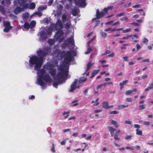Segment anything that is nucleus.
<instances>
[{
  "mask_svg": "<svg viewBox=\"0 0 153 153\" xmlns=\"http://www.w3.org/2000/svg\"><path fill=\"white\" fill-rule=\"evenodd\" d=\"M66 65L63 63L58 68L59 70L54 79V82L53 83V87L56 88H58V85L59 84H61L65 79H67L68 75V71L65 69Z\"/></svg>",
  "mask_w": 153,
  "mask_h": 153,
  "instance_id": "obj_1",
  "label": "nucleus"
},
{
  "mask_svg": "<svg viewBox=\"0 0 153 153\" xmlns=\"http://www.w3.org/2000/svg\"><path fill=\"white\" fill-rule=\"evenodd\" d=\"M29 65L30 67H33L34 65L35 69H39L40 68L43 64V61L42 58L39 57V56L33 55L31 56L29 60Z\"/></svg>",
  "mask_w": 153,
  "mask_h": 153,
  "instance_id": "obj_2",
  "label": "nucleus"
},
{
  "mask_svg": "<svg viewBox=\"0 0 153 153\" xmlns=\"http://www.w3.org/2000/svg\"><path fill=\"white\" fill-rule=\"evenodd\" d=\"M58 54H60L61 58L64 57V62L67 64L70 62L72 60L73 57L71 51H59Z\"/></svg>",
  "mask_w": 153,
  "mask_h": 153,
  "instance_id": "obj_3",
  "label": "nucleus"
},
{
  "mask_svg": "<svg viewBox=\"0 0 153 153\" xmlns=\"http://www.w3.org/2000/svg\"><path fill=\"white\" fill-rule=\"evenodd\" d=\"M39 77L38 82L39 85L42 87L45 86V85L43 80V76L46 73L45 70L43 68L41 69L38 70Z\"/></svg>",
  "mask_w": 153,
  "mask_h": 153,
  "instance_id": "obj_4",
  "label": "nucleus"
},
{
  "mask_svg": "<svg viewBox=\"0 0 153 153\" xmlns=\"http://www.w3.org/2000/svg\"><path fill=\"white\" fill-rule=\"evenodd\" d=\"M51 48L49 47L46 48L43 51L41 49H39L37 51V54L39 57H42L43 61V57L48 55L49 52L50 51Z\"/></svg>",
  "mask_w": 153,
  "mask_h": 153,
  "instance_id": "obj_5",
  "label": "nucleus"
},
{
  "mask_svg": "<svg viewBox=\"0 0 153 153\" xmlns=\"http://www.w3.org/2000/svg\"><path fill=\"white\" fill-rule=\"evenodd\" d=\"M3 25L4 27V28L3 31L4 32L7 33L12 29V26L10 25V22L7 21H4L3 22Z\"/></svg>",
  "mask_w": 153,
  "mask_h": 153,
  "instance_id": "obj_6",
  "label": "nucleus"
},
{
  "mask_svg": "<svg viewBox=\"0 0 153 153\" xmlns=\"http://www.w3.org/2000/svg\"><path fill=\"white\" fill-rule=\"evenodd\" d=\"M52 26H53L56 30H62L63 27L62 22L60 19H58L56 23L52 24Z\"/></svg>",
  "mask_w": 153,
  "mask_h": 153,
  "instance_id": "obj_7",
  "label": "nucleus"
},
{
  "mask_svg": "<svg viewBox=\"0 0 153 153\" xmlns=\"http://www.w3.org/2000/svg\"><path fill=\"white\" fill-rule=\"evenodd\" d=\"M57 31L54 36V39L56 41L59 40V39L64 34L63 30H56Z\"/></svg>",
  "mask_w": 153,
  "mask_h": 153,
  "instance_id": "obj_8",
  "label": "nucleus"
},
{
  "mask_svg": "<svg viewBox=\"0 0 153 153\" xmlns=\"http://www.w3.org/2000/svg\"><path fill=\"white\" fill-rule=\"evenodd\" d=\"M74 2L76 5L79 7L85 6L86 5L85 0H74Z\"/></svg>",
  "mask_w": 153,
  "mask_h": 153,
  "instance_id": "obj_9",
  "label": "nucleus"
},
{
  "mask_svg": "<svg viewBox=\"0 0 153 153\" xmlns=\"http://www.w3.org/2000/svg\"><path fill=\"white\" fill-rule=\"evenodd\" d=\"M18 2L20 6L24 9L27 8L28 7V3H26V0H18Z\"/></svg>",
  "mask_w": 153,
  "mask_h": 153,
  "instance_id": "obj_10",
  "label": "nucleus"
},
{
  "mask_svg": "<svg viewBox=\"0 0 153 153\" xmlns=\"http://www.w3.org/2000/svg\"><path fill=\"white\" fill-rule=\"evenodd\" d=\"M78 82V80L76 79H75L74 82L72 83L71 85V88L69 91L70 92H73L74 90L76 88H79V86H76V85Z\"/></svg>",
  "mask_w": 153,
  "mask_h": 153,
  "instance_id": "obj_11",
  "label": "nucleus"
},
{
  "mask_svg": "<svg viewBox=\"0 0 153 153\" xmlns=\"http://www.w3.org/2000/svg\"><path fill=\"white\" fill-rule=\"evenodd\" d=\"M105 15V13H104L103 11L100 12L98 9H97L96 10V18H95L94 19H99L103 17Z\"/></svg>",
  "mask_w": 153,
  "mask_h": 153,
  "instance_id": "obj_12",
  "label": "nucleus"
},
{
  "mask_svg": "<svg viewBox=\"0 0 153 153\" xmlns=\"http://www.w3.org/2000/svg\"><path fill=\"white\" fill-rule=\"evenodd\" d=\"M65 42H67L65 45L68 46V45L71 44L72 45H74V39L72 37H70L68 38L65 40Z\"/></svg>",
  "mask_w": 153,
  "mask_h": 153,
  "instance_id": "obj_13",
  "label": "nucleus"
},
{
  "mask_svg": "<svg viewBox=\"0 0 153 153\" xmlns=\"http://www.w3.org/2000/svg\"><path fill=\"white\" fill-rule=\"evenodd\" d=\"M43 79L46 82H51L52 81V79L48 74H46L44 75L43 76Z\"/></svg>",
  "mask_w": 153,
  "mask_h": 153,
  "instance_id": "obj_14",
  "label": "nucleus"
},
{
  "mask_svg": "<svg viewBox=\"0 0 153 153\" xmlns=\"http://www.w3.org/2000/svg\"><path fill=\"white\" fill-rule=\"evenodd\" d=\"M102 107L103 108L105 109H108L109 108H111L113 107V105L109 106L108 105V102H107L104 101L102 103Z\"/></svg>",
  "mask_w": 153,
  "mask_h": 153,
  "instance_id": "obj_15",
  "label": "nucleus"
},
{
  "mask_svg": "<svg viewBox=\"0 0 153 153\" xmlns=\"http://www.w3.org/2000/svg\"><path fill=\"white\" fill-rule=\"evenodd\" d=\"M40 38L42 40H46L47 39V33L43 31H41L40 33Z\"/></svg>",
  "mask_w": 153,
  "mask_h": 153,
  "instance_id": "obj_16",
  "label": "nucleus"
},
{
  "mask_svg": "<svg viewBox=\"0 0 153 153\" xmlns=\"http://www.w3.org/2000/svg\"><path fill=\"white\" fill-rule=\"evenodd\" d=\"M54 67V65L53 64L51 63H48L43 66L44 68L48 70H50Z\"/></svg>",
  "mask_w": 153,
  "mask_h": 153,
  "instance_id": "obj_17",
  "label": "nucleus"
},
{
  "mask_svg": "<svg viewBox=\"0 0 153 153\" xmlns=\"http://www.w3.org/2000/svg\"><path fill=\"white\" fill-rule=\"evenodd\" d=\"M107 128L108 131L110 132L111 135L112 137H113L114 136V132L117 130L115 128H113L111 126H108Z\"/></svg>",
  "mask_w": 153,
  "mask_h": 153,
  "instance_id": "obj_18",
  "label": "nucleus"
},
{
  "mask_svg": "<svg viewBox=\"0 0 153 153\" xmlns=\"http://www.w3.org/2000/svg\"><path fill=\"white\" fill-rule=\"evenodd\" d=\"M53 27L52 26V25L49 27L46 30V31L47 34L48 35H51L53 29Z\"/></svg>",
  "mask_w": 153,
  "mask_h": 153,
  "instance_id": "obj_19",
  "label": "nucleus"
},
{
  "mask_svg": "<svg viewBox=\"0 0 153 153\" xmlns=\"http://www.w3.org/2000/svg\"><path fill=\"white\" fill-rule=\"evenodd\" d=\"M56 69L53 68L50 70L49 73L51 75L53 76H54L56 75Z\"/></svg>",
  "mask_w": 153,
  "mask_h": 153,
  "instance_id": "obj_20",
  "label": "nucleus"
},
{
  "mask_svg": "<svg viewBox=\"0 0 153 153\" xmlns=\"http://www.w3.org/2000/svg\"><path fill=\"white\" fill-rule=\"evenodd\" d=\"M153 89V82L149 84V85L145 89V91H149L150 90Z\"/></svg>",
  "mask_w": 153,
  "mask_h": 153,
  "instance_id": "obj_21",
  "label": "nucleus"
},
{
  "mask_svg": "<svg viewBox=\"0 0 153 153\" xmlns=\"http://www.w3.org/2000/svg\"><path fill=\"white\" fill-rule=\"evenodd\" d=\"M99 71V70H94L92 72L91 76L90 77V78H92L95 75L97 74Z\"/></svg>",
  "mask_w": 153,
  "mask_h": 153,
  "instance_id": "obj_22",
  "label": "nucleus"
},
{
  "mask_svg": "<svg viewBox=\"0 0 153 153\" xmlns=\"http://www.w3.org/2000/svg\"><path fill=\"white\" fill-rule=\"evenodd\" d=\"M36 7V5L34 3L32 2L30 4L29 8L30 9H33Z\"/></svg>",
  "mask_w": 153,
  "mask_h": 153,
  "instance_id": "obj_23",
  "label": "nucleus"
},
{
  "mask_svg": "<svg viewBox=\"0 0 153 153\" xmlns=\"http://www.w3.org/2000/svg\"><path fill=\"white\" fill-rule=\"evenodd\" d=\"M24 28L26 29H28L30 27V24L27 22H25L24 25Z\"/></svg>",
  "mask_w": 153,
  "mask_h": 153,
  "instance_id": "obj_24",
  "label": "nucleus"
},
{
  "mask_svg": "<svg viewBox=\"0 0 153 153\" xmlns=\"http://www.w3.org/2000/svg\"><path fill=\"white\" fill-rule=\"evenodd\" d=\"M48 42L50 45H52L55 44V41L54 39H49L48 40Z\"/></svg>",
  "mask_w": 153,
  "mask_h": 153,
  "instance_id": "obj_25",
  "label": "nucleus"
},
{
  "mask_svg": "<svg viewBox=\"0 0 153 153\" xmlns=\"http://www.w3.org/2000/svg\"><path fill=\"white\" fill-rule=\"evenodd\" d=\"M71 25V21L70 20H69L65 23V27L66 29L70 27Z\"/></svg>",
  "mask_w": 153,
  "mask_h": 153,
  "instance_id": "obj_26",
  "label": "nucleus"
},
{
  "mask_svg": "<svg viewBox=\"0 0 153 153\" xmlns=\"http://www.w3.org/2000/svg\"><path fill=\"white\" fill-rule=\"evenodd\" d=\"M36 25V22L34 20L31 21L30 23V26L31 28H32L34 27Z\"/></svg>",
  "mask_w": 153,
  "mask_h": 153,
  "instance_id": "obj_27",
  "label": "nucleus"
},
{
  "mask_svg": "<svg viewBox=\"0 0 153 153\" xmlns=\"http://www.w3.org/2000/svg\"><path fill=\"white\" fill-rule=\"evenodd\" d=\"M128 105H118L117 108L118 109H121L125 108L128 107Z\"/></svg>",
  "mask_w": 153,
  "mask_h": 153,
  "instance_id": "obj_28",
  "label": "nucleus"
},
{
  "mask_svg": "<svg viewBox=\"0 0 153 153\" xmlns=\"http://www.w3.org/2000/svg\"><path fill=\"white\" fill-rule=\"evenodd\" d=\"M77 13V10L76 9H73L72 10V14L74 16H76Z\"/></svg>",
  "mask_w": 153,
  "mask_h": 153,
  "instance_id": "obj_29",
  "label": "nucleus"
},
{
  "mask_svg": "<svg viewBox=\"0 0 153 153\" xmlns=\"http://www.w3.org/2000/svg\"><path fill=\"white\" fill-rule=\"evenodd\" d=\"M93 65V64L91 62H89L88 63L87 65V67L86 70V72L90 69L91 66Z\"/></svg>",
  "mask_w": 153,
  "mask_h": 153,
  "instance_id": "obj_30",
  "label": "nucleus"
},
{
  "mask_svg": "<svg viewBox=\"0 0 153 153\" xmlns=\"http://www.w3.org/2000/svg\"><path fill=\"white\" fill-rule=\"evenodd\" d=\"M21 10V8L19 7H17L15 10L14 13L16 14L20 12Z\"/></svg>",
  "mask_w": 153,
  "mask_h": 153,
  "instance_id": "obj_31",
  "label": "nucleus"
},
{
  "mask_svg": "<svg viewBox=\"0 0 153 153\" xmlns=\"http://www.w3.org/2000/svg\"><path fill=\"white\" fill-rule=\"evenodd\" d=\"M67 19V15L65 14H63L62 17V20L63 23L66 21V19Z\"/></svg>",
  "mask_w": 153,
  "mask_h": 153,
  "instance_id": "obj_32",
  "label": "nucleus"
},
{
  "mask_svg": "<svg viewBox=\"0 0 153 153\" xmlns=\"http://www.w3.org/2000/svg\"><path fill=\"white\" fill-rule=\"evenodd\" d=\"M119 134L117 133H115L113 137L114 139L115 140L119 141L120 140V138L119 137Z\"/></svg>",
  "mask_w": 153,
  "mask_h": 153,
  "instance_id": "obj_33",
  "label": "nucleus"
},
{
  "mask_svg": "<svg viewBox=\"0 0 153 153\" xmlns=\"http://www.w3.org/2000/svg\"><path fill=\"white\" fill-rule=\"evenodd\" d=\"M87 80V78H85L83 77H81L79 78V80H78V82H85Z\"/></svg>",
  "mask_w": 153,
  "mask_h": 153,
  "instance_id": "obj_34",
  "label": "nucleus"
},
{
  "mask_svg": "<svg viewBox=\"0 0 153 153\" xmlns=\"http://www.w3.org/2000/svg\"><path fill=\"white\" fill-rule=\"evenodd\" d=\"M146 107V105L145 104L140 105L139 107V110H141L144 109Z\"/></svg>",
  "mask_w": 153,
  "mask_h": 153,
  "instance_id": "obj_35",
  "label": "nucleus"
},
{
  "mask_svg": "<svg viewBox=\"0 0 153 153\" xmlns=\"http://www.w3.org/2000/svg\"><path fill=\"white\" fill-rule=\"evenodd\" d=\"M136 134L138 135H142V132L141 130H139V129L137 128L136 129Z\"/></svg>",
  "mask_w": 153,
  "mask_h": 153,
  "instance_id": "obj_36",
  "label": "nucleus"
},
{
  "mask_svg": "<svg viewBox=\"0 0 153 153\" xmlns=\"http://www.w3.org/2000/svg\"><path fill=\"white\" fill-rule=\"evenodd\" d=\"M111 123L112 124L115 126V127L118 128V126L117 125V122L116 121L112 120L111 121Z\"/></svg>",
  "mask_w": 153,
  "mask_h": 153,
  "instance_id": "obj_37",
  "label": "nucleus"
},
{
  "mask_svg": "<svg viewBox=\"0 0 153 153\" xmlns=\"http://www.w3.org/2000/svg\"><path fill=\"white\" fill-rule=\"evenodd\" d=\"M143 43H144V44L146 43V44H147L148 42V40L146 37H144V38H143Z\"/></svg>",
  "mask_w": 153,
  "mask_h": 153,
  "instance_id": "obj_38",
  "label": "nucleus"
},
{
  "mask_svg": "<svg viewBox=\"0 0 153 153\" xmlns=\"http://www.w3.org/2000/svg\"><path fill=\"white\" fill-rule=\"evenodd\" d=\"M125 13L124 12L121 13H120L117 14L116 15V17H120V16H122L124 15H125Z\"/></svg>",
  "mask_w": 153,
  "mask_h": 153,
  "instance_id": "obj_39",
  "label": "nucleus"
},
{
  "mask_svg": "<svg viewBox=\"0 0 153 153\" xmlns=\"http://www.w3.org/2000/svg\"><path fill=\"white\" fill-rule=\"evenodd\" d=\"M131 30V28H128L126 30H123V32L124 33H126L130 31Z\"/></svg>",
  "mask_w": 153,
  "mask_h": 153,
  "instance_id": "obj_40",
  "label": "nucleus"
},
{
  "mask_svg": "<svg viewBox=\"0 0 153 153\" xmlns=\"http://www.w3.org/2000/svg\"><path fill=\"white\" fill-rule=\"evenodd\" d=\"M51 151L53 153L55 152V150L54 149V144L53 143L52 144V147L51 149Z\"/></svg>",
  "mask_w": 153,
  "mask_h": 153,
  "instance_id": "obj_41",
  "label": "nucleus"
},
{
  "mask_svg": "<svg viewBox=\"0 0 153 153\" xmlns=\"http://www.w3.org/2000/svg\"><path fill=\"white\" fill-rule=\"evenodd\" d=\"M118 113V112L116 111H110L109 112V114H117Z\"/></svg>",
  "mask_w": 153,
  "mask_h": 153,
  "instance_id": "obj_42",
  "label": "nucleus"
},
{
  "mask_svg": "<svg viewBox=\"0 0 153 153\" xmlns=\"http://www.w3.org/2000/svg\"><path fill=\"white\" fill-rule=\"evenodd\" d=\"M92 50V49L91 47L88 48L87 51L85 52V54H88Z\"/></svg>",
  "mask_w": 153,
  "mask_h": 153,
  "instance_id": "obj_43",
  "label": "nucleus"
},
{
  "mask_svg": "<svg viewBox=\"0 0 153 153\" xmlns=\"http://www.w3.org/2000/svg\"><path fill=\"white\" fill-rule=\"evenodd\" d=\"M132 93L131 90H128L126 91L125 92V94L126 95H129L131 94Z\"/></svg>",
  "mask_w": 153,
  "mask_h": 153,
  "instance_id": "obj_44",
  "label": "nucleus"
},
{
  "mask_svg": "<svg viewBox=\"0 0 153 153\" xmlns=\"http://www.w3.org/2000/svg\"><path fill=\"white\" fill-rule=\"evenodd\" d=\"M132 36V35H127L126 36L123 37H122V39H128L129 38L131 37Z\"/></svg>",
  "mask_w": 153,
  "mask_h": 153,
  "instance_id": "obj_45",
  "label": "nucleus"
},
{
  "mask_svg": "<svg viewBox=\"0 0 153 153\" xmlns=\"http://www.w3.org/2000/svg\"><path fill=\"white\" fill-rule=\"evenodd\" d=\"M101 36L102 37H103L104 38H105L106 37V36H107V34L106 33L104 32H101Z\"/></svg>",
  "mask_w": 153,
  "mask_h": 153,
  "instance_id": "obj_46",
  "label": "nucleus"
},
{
  "mask_svg": "<svg viewBox=\"0 0 153 153\" xmlns=\"http://www.w3.org/2000/svg\"><path fill=\"white\" fill-rule=\"evenodd\" d=\"M128 19L127 17H124L122 18H121L120 19V20L121 21H127Z\"/></svg>",
  "mask_w": 153,
  "mask_h": 153,
  "instance_id": "obj_47",
  "label": "nucleus"
},
{
  "mask_svg": "<svg viewBox=\"0 0 153 153\" xmlns=\"http://www.w3.org/2000/svg\"><path fill=\"white\" fill-rule=\"evenodd\" d=\"M132 137V135H127L125 137V138L126 140H130Z\"/></svg>",
  "mask_w": 153,
  "mask_h": 153,
  "instance_id": "obj_48",
  "label": "nucleus"
},
{
  "mask_svg": "<svg viewBox=\"0 0 153 153\" xmlns=\"http://www.w3.org/2000/svg\"><path fill=\"white\" fill-rule=\"evenodd\" d=\"M123 30V28H114L113 29L112 31H120L121 30Z\"/></svg>",
  "mask_w": 153,
  "mask_h": 153,
  "instance_id": "obj_49",
  "label": "nucleus"
},
{
  "mask_svg": "<svg viewBox=\"0 0 153 153\" xmlns=\"http://www.w3.org/2000/svg\"><path fill=\"white\" fill-rule=\"evenodd\" d=\"M143 124L144 125L149 126L150 125V123L149 121H144Z\"/></svg>",
  "mask_w": 153,
  "mask_h": 153,
  "instance_id": "obj_50",
  "label": "nucleus"
},
{
  "mask_svg": "<svg viewBox=\"0 0 153 153\" xmlns=\"http://www.w3.org/2000/svg\"><path fill=\"white\" fill-rule=\"evenodd\" d=\"M113 29H112L111 28H108L105 29L104 31L105 32H107L108 31H112Z\"/></svg>",
  "mask_w": 153,
  "mask_h": 153,
  "instance_id": "obj_51",
  "label": "nucleus"
},
{
  "mask_svg": "<svg viewBox=\"0 0 153 153\" xmlns=\"http://www.w3.org/2000/svg\"><path fill=\"white\" fill-rule=\"evenodd\" d=\"M126 101L127 102H132V100L131 98L128 97L126 98Z\"/></svg>",
  "mask_w": 153,
  "mask_h": 153,
  "instance_id": "obj_52",
  "label": "nucleus"
},
{
  "mask_svg": "<svg viewBox=\"0 0 153 153\" xmlns=\"http://www.w3.org/2000/svg\"><path fill=\"white\" fill-rule=\"evenodd\" d=\"M66 8L68 10H69L71 8V6L69 4H67L66 5Z\"/></svg>",
  "mask_w": 153,
  "mask_h": 153,
  "instance_id": "obj_53",
  "label": "nucleus"
},
{
  "mask_svg": "<svg viewBox=\"0 0 153 153\" xmlns=\"http://www.w3.org/2000/svg\"><path fill=\"white\" fill-rule=\"evenodd\" d=\"M108 11V10L107 9V8H105L103 9L102 11H103L104 13H105V15L106 14Z\"/></svg>",
  "mask_w": 153,
  "mask_h": 153,
  "instance_id": "obj_54",
  "label": "nucleus"
},
{
  "mask_svg": "<svg viewBox=\"0 0 153 153\" xmlns=\"http://www.w3.org/2000/svg\"><path fill=\"white\" fill-rule=\"evenodd\" d=\"M136 46L137 48V51H138L140 49L141 47L138 44H136Z\"/></svg>",
  "mask_w": 153,
  "mask_h": 153,
  "instance_id": "obj_55",
  "label": "nucleus"
},
{
  "mask_svg": "<svg viewBox=\"0 0 153 153\" xmlns=\"http://www.w3.org/2000/svg\"><path fill=\"white\" fill-rule=\"evenodd\" d=\"M140 4H137L133 6L132 7L134 8H139L140 7Z\"/></svg>",
  "mask_w": 153,
  "mask_h": 153,
  "instance_id": "obj_56",
  "label": "nucleus"
},
{
  "mask_svg": "<svg viewBox=\"0 0 153 153\" xmlns=\"http://www.w3.org/2000/svg\"><path fill=\"white\" fill-rule=\"evenodd\" d=\"M114 56V53H111L108 55V57H113Z\"/></svg>",
  "mask_w": 153,
  "mask_h": 153,
  "instance_id": "obj_57",
  "label": "nucleus"
},
{
  "mask_svg": "<svg viewBox=\"0 0 153 153\" xmlns=\"http://www.w3.org/2000/svg\"><path fill=\"white\" fill-rule=\"evenodd\" d=\"M128 82V80H125V81H123L122 82H121L123 84V85H125L126 84V83Z\"/></svg>",
  "mask_w": 153,
  "mask_h": 153,
  "instance_id": "obj_58",
  "label": "nucleus"
},
{
  "mask_svg": "<svg viewBox=\"0 0 153 153\" xmlns=\"http://www.w3.org/2000/svg\"><path fill=\"white\" fill-rule=\"evenodd\" d=\"M123 60L124 61H128V57H127V56L123 57Z\"/></svg>",
  "mask_w": 153,
  "mask_h": 153,
  "instance_id": "obj_59",
  "label": "nucleus"
},
{
  "mask_svg": "<svg viewBox=\"0 0 153 153\" xmlns=\"http://www.w3.org/2000/svg\"><path fill=\"white\" fill-rule=\"evenodd\" d=\"M111 51L110 50H107L106 51L105 53L103 55L108 54L111 53Z\"/></svg>",
  "mask_w": 153,
  "mask_h": 153,
  "instance_id": "obj_60",
  "label": "nucleus"
},
{
  "mask_svg": "<svg viewBox=\"0 0 153 153\" xmlns=\"http://www.w3.org/2000/svg\"><path fill=\"white\" fill-rule=\"evenodd\" d=\"M28 14L27 13L24 14L23 17L24 18H27L28 17Z\"/></svg>",
  "mask_w": 153,
  "mask_h": 153,
  "instance_id": "obj_61",
  "label": "nucleus"
},
{
  "mask_svg": "<svg viewBox=\"0 0 153 153\" xmlns=\"http://www.w3.org/2000/svg\"><path fill=\"white\" fill-rule=\"evenodd\" d=\"M36 14L40 16H42V13L40 12H36Z\"/></svg>",
  "mask_w": 153,
  "mask_h": 153,
  "instance_id": "obj_62",
  "label": "nucleus"
},
{
  "mask_svg": "<svg viewBox=\"0 0 153 153\" xmlns=\"http://www.w3.org/2000/svg\"><path fill=\"white\" fill-rule=\"evenodd\" d=\"M64 37H62L61 38L60 37L59 39V42H62L64 40Z\"/></svg>",
  "mask_w": 153,
  "mask_h": 153,
  "instance_id": "obj_63",
  "label": "nucleus"
},
{
  "mask_svg": "<svg viewBox=\"0 0 153 153\" xmlns=\"http://www.w3.org/2000/svg\"><path fill=\"white\" fill-rule=\"evenodd\" d=\"M53 2V0H49L48 3V5H51V4H52Z\"/></svg>",
  "mask_w": 153,
  "mask_h": 153,
  "instance_id": "obj_64",
  "label": "nucleus"
}]
</instances>
